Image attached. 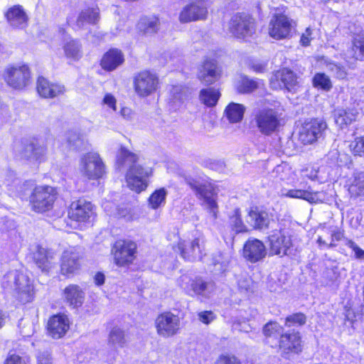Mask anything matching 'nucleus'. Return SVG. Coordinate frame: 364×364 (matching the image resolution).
<instances>
[{
    "label": "nucleus",
    "mask_w": 364,
    "mask_h": 364,
    "mask_svg": "<svg viewBox=\"0 0 364 364\" xmlns=\"http://www.w3.org/2000/svg\"><path fill=\"white\" fill-rule=\"evenodd\" d=\"M350 147L355 154H364V136L355 138L350 144Z\"/></svg>",
    "instance_id": "52"
},
{
    "label": "nucleus",
    "mask_w": 364,
    "mask_h": 364,
    "mask_svg": "<svg viewBox=\"0 0 364 364\" xmlns=\"http://www.w3.org/2000/svg\"><path fill=\"white\" fill-rule=\"evenodd\" d=\"M295 22L284 14H274L268 25V33L275 40L289 39L295 31Z\"/></svg>",
    "instance_id": "6"
},
{
    "label": "nucleus",
    "mask_w": 364,
    "mask_h": 364,
    "mask_svg": "<svg viewBox=\"0 0 364 364\" xmlns=\"http://www.w3.org/2000/svg\"><path fill=\"white\" fill-rule=\"evenodd\" d=\"M155 326L159 336L168 338L179 333L181 322L178 315L171 311H165L156 317Z\"/></svg>",
    "instance_id": "8"
},
{
    "label": "nucleus",
    "mask_w": 364,
    "mask_h": 364,
    "mask_svg": "<svg viewBox=\"0 0 364 364\" xmlns=\"http://www.w3.org/2000/svg\"><path fill=\"white\" fill-rule=\"evenodd\" d=\"M70 328V321L65 314H57L50 318L48 330L53 338H60L65 336Z\"/></svg>",
    "instance_id": "23"
},
{
    "label": "nucleus",
    "mask_w": 364,
    "mask_h": 364,
    "mask_svg": "<svg viewBox=\"0 0 364 364\" xmlns=\"http://www.w3.org/2000/svg\"><path fill=\"white\" fill-rule=\"evenodd\" d=\"M178 285L189 296L200 295L208 297L215 289V284L212 282H205L200 278L192 279L189 276L184 274L178 279Z\"/></svg>",
    "instance_id": "9"
},
{
    "label": "nucleus",
    "mask_w": 364,
    "mask_h": 364,
    "mask_svg": "<svg viewBox=\"0 0 364 364\" xmlns=\"http://www.w3.org/2000/svg\"><path fill=\"white\" fill-rule=\"evenodd\" d=\"M121 116L127 120H132L134 118V112L129 107H122L120 110Z\"/></svg>",
    "instance_id": "64"
},
{
    "label": "nucleus",
    "mask_w": 364,
    "mask_h": 364,
    "mask_svg": "<svg viewBox=\"0 0 364 364\" xmlns=\"http://www.w3.org/2000/svg\"><path fill=\"white\" fill-rule=\"evenodd\" d=\"M230 224L232 229L237 232H243L247 231V228L244 225L238 210H236L234 214L230 217Z\"/></svg>",
    "instance_id": "50"
},
{
    "label": "nucleus",
    "mask_w": 364,
    "mask_h": 364,
    "mask_svg": "<svg viewBox=\"0 0 364 364\" xmlns=\"http://www.w3.org/2000/svg\"><path fill=\"white\" fill-rule=\"evenodd\" d=\"M284 195L291 198L303 199L311 203H316L318 200V193L302 183L299 184V188L288 190Z\"/></svg>",
    "instance_id": "34"
},
{
    "label": "nucleus",
    "mask_w": 364,
    "mask_h": 364,
    "mask_svg": "<svg viewBox=\"0 0 364 364\" xmlns=\"http://www.w3.org/2000/svg\"><path fill=\"white\" fill-rule=\"evenodd\" d=\"M1 287L23 303L33 300L34 291L29 278L17 270L6 273L1 279Z\"/></svg>",
    "instance_id": "2"
},
{
    "label": "nucleus",
    "mask_w": 364,
    "mask_h": 364,
    "mask_svg": "<svg viewBox=\"0 0 364 364\" xmlns=\"http://www.w3.org/2000/svg\"><path fill=\"white\" fill-rule=\"evenodd\" d=\"M186 181L195 192L196 198L203 208L209 213L213 219H216L218 213L217 195L212 185L207 181L193 178H187Z\"/></svg>",
    "instance_id": "3"
},
{
    "label": "nucleus",
    "mask_w": 364,
    "mask_h": 364,
    "mask_svg": "<svg viewBox=\"0 0 364 364\" xmlns=\"http://www.w3.org/2000/svg\"><path fill=\"white\" fill-rule=\"evenodd\" d=\"M314 87L328 92L331 90L333 85L330 77L325 73H318L313 77Z\"/></svg>",
    "instance_id": "45"
},
{
    "label": "nucleus",
    "mask_w": 364,
    "mask_h": 364,
    "mask_svg": "<svg viewBox=\"0 0 364 364\" xmlns=\"http://www.w3.org/2000/svg\"><path fill=\"white\" fill-rule=\"evenodd\" d=\"M262 87H264V82L262 80H252L245 77L238 85L237 90L241 93H249Z\"/></svg>",
    "instance_id": "43"
},
{
    "label": "nucleus",
    "mask_w": 364,
    "mask_h": 364,
    "mask_svg": "<svg viewBox=\"0 0 364 364\" xmlns=\"http://www.w3.org/2000/svg\"><path fill=\"white\" fill-rule=\"evenodd\" d=\"M137 29L143 34H152L157 32L159 20L156 16H144L140 18L137 23Z\"/></svg>",
    "instance_id": "37"
},
{
    "label": "nucleus",
    "mask_w": 364,
    "mask_h": 364,
    "mask_svg": "<svg viewBox=\"0 0 364 364\" xmlns=\"http://www.w3.org/2000/svg\"><path fill=\"white\" fill-rule=\"evenodd\" d=\"M270 222L269 213L259 207H252L247 217V223L255 229L267 228Z\"/></svg>",
    "instance_id": "25"
},
{
    "label": "nucleus",
    "mask_w": 364,
    "mask_h": 364,
    "mask_svg": "<svg viewBox=\"0 0 364 364\" xmlns=\"http://www.w3.org/2000/svg\"><path fill=\"white\" fill-rule=\"evenodd\" d=\"M263 331L266 337L277 338L282 334L283 328L276 322H269L264 326Z\"/></svg>",
    "instance_id": "48"
},
{
    "label": "nucleus",
    "mask_w": 364,
    "mask_h": 364,
    "mask_svg": "<svg viewBox=\"0 0 364 364\" xmlns=\"http://www.w3.org/2000/svg\"><path fill=\"white\" fill-rule=\"evenodd\" d=\"M306 322V316L303 314H296L286 318L285 324L290 326L291 324L303 325Z\"/></svg>",
    "instance_id": "53"
},
{
    "label": "nucleus",
    "mask_w": 364,
    "mask_h": 364,
    "mask_svg": "<svg viewBox=\"0 0 364 364\" xmlns=\"http://www.w3.org/2000/svg\"><path fill=\"white\" fill-rule=\"evenodd\" d=\"M176 251L180 252L183 259L189 261L200 259L203 255L199 239H195L192 242L180 240Z\"/></svg>",
    "instance_id": "21"
},
{
    "label": "nucleus",
    "mask_w": 364,
    "mask_h": 364,
    "mask_svg": "<svg viewBox=\"0 0 364 364\" xmlns=\"http://www.w3.org/2000/svg\"><path fill=\"white\" fill-rule=\"evenodd\" d=\"M323 66L326 70L331 73L338 79H345L348 75L347 70L344 66L331 60H323Z\"/></svg>",
    "instance_id": "42"
},
{
    "label": "nucleus",
    "mask_w": 364,
    "mask_h": 364,
    "mask_svg": "<svg viewBox=\"0 0 364 364\" xmlns=\"http://www.w3.org/2000/svg\"><path fill=\"white\" fill-rule=\"evenodd\" d=\"M55 198L56 191L53 187L38 186L33 190L30 202L34 211L43 213L52 208Z\"/></svg>",
    "instance_id": "10"
},
{
    "label": "nucleus",
    "mask_w": 364,
    "mask_h": 364,
    "mask_svg": "<svg viewBox=\"0 0 364 364\" xmlns=\"http://www.w3.org/2000/svg\"><path fill=\"white\" fill-rule=\"evenodd\" d=\"M38 364H52V358L48 352H43L38 354L37 357Z\"/></svg>",
    "instance_id": "63"
},
{
    "label": "nucleus",
    "mask_w": 364,
    "mask_h": 364,
    "mask_svg": "<svg viewBox=\"0 0 364 364\" xmlns=\"http://www.w3.org/2000/svg\"><path fill=\"white\" fill-rule=\"evenodd\" d=\"M16 174L13 171L7 170L0 173V183L9 186L14 182Z\"/></svg>",
    "instance_id": "54"
},
{
    "label": "nucleus",
    "mask_w": 364,
    "mask_h": 364,
    "mask_svg": "<svg viewBox=\"0 0 364 364\" xmlns=\"http://www.w3.org/2000/svg\"><path fill=\"white\" fill-rule=\"evenodd\" d=\"M102 105L112 109L113 112L117 111V100L111 93H106L102 99Z\"/></svg>",
    "instance_id": "55"
},
{
    "label": "nucleus",
    "mask_w": 364,
    "mask_h": 364,
    "mask_svg": "<svg viewBox=\"0 0 364 364\" xmlns=\"http://www.w3.org/2000/svg\"><path fill=\"white\" fill-rule=\"evenodd\" d=\"M266 255V247L259 240L250 238L243 246L242 256L246 260L252 263L261 261L265 257Z\"/></svg>",
    "instance_id": "19"
},
{
    "label": "nucleus",
    "mask_w": 364,
    "mask_h": 364,
    "mask_svg": "<svg viewBox=\"0 0 364 364\" xmlns=\"http://www.w3.org/2000/svg\"><path fill=\"white\" fill-rule=\"evenodd\" d=\"M245 110V108L242 105L232 102L226 107L225 112L230 122L236 123L242 120Z\"/></svg>",
    "instance_id": "40"
},
{
    "label": "nucleus",
    "mask_w": 364,
    "mask_h": 364,
    "mask_svg": "<svg viewBox=\"0 0 364 364\" xmlns=\"http://www.w3.org/2000/svg\"><path fill=\"white\" fill-rule=\"evenodd\" d=\"M229 30L237 38L250 36L255 31L254 20L248 14H237L230 21Z\"/></svg>",
    "instance_id": "14"
},
{
    "label": "nucleus",
    "mask_w": 364,
    "mask_h": 364,
    "mask_svg": "<svg viewBox=\"0 0 364 364\" xmlns=\"http://www.w3.org/2000/svg\"><path fill=\"white\" fill-rule=\"evenodd\" d=\"M108 343L114 348L122 347L125 343L124 331L118 327H114L109 333Z\"/></svg>",
    "instance_id": "46"
},
{
    "label": "nucleus",
    "mask_w": 364,
    "mask_h": 364,
    "mask_svg": "<svg viewBox=\"0 0 364 364\" xmlns=\"http://www.w3.org/2000/svg\"><path fill=\"white\" fill-rule=\"evenodd\" d=\"M252 122L262 134L270 136L279 131L281 126V117L275 109L262 108L255 112Z\"/></svg>",
    "instance_id": "4"
},
{
    "label": "nucleus",
    "mask_w": 364,
    "mask_h": 364,
    "mask_svg": "<svg viewBox=\"0 0 364 364\" xmlns=\"http://www.w3.org/2000/svg\"><path fill=\"white\" fill-rule=\"evenodd\" d=\"M208 11L205 6L191 4L181 11L179 20L182 23L203 20L206 18Z\"/></svg>",
    "instance_id": "27"
},
{
    "label": "nucleus",
    "mask_w": 364,
    "mask_h": 364,
    "mask_svg": "<svg viewBox=\"0 0 364 364\" xmlns=\"http://www.w3.org/2000/svg\"><path fill=\"white\" fill-rule=\"evenodd\" d=\"M346 58H353L357 60H364V32L354 33L352 39V46L346 53Z\"/></svg>",
    "instance_id": "32"
},
{
    "label": "nucleus",
    "mask_w": 364,
    "mask_h": 364,
    "mask_svg": "<svg viewBox=\"0 0 364 364\" xmlns=\"http://www.w3.org/2000/svg\"><path fill=\"white\" fill-rule=\"evenodd\" d=\"M267 63L266 62L252 61L250 68L257 73H262L267 70Z\"/></svg>",
    "instance_id": "61"
},
{
    "label": "nucleus",
    "mask_w": 364,
    "mask_h": 364,
    "mask_svg": "<svg viewBox=\"0 0 364 364\" xmlns=\"http://www.w3.org/2000/svg\"><path fill=\"white\" fill-rule=\"evenodd\" d=\"M218 67L213 60H207L202 65L198 73L200 81L205 85L214 83L219 77Z\"/></svg>",
    "instance_id": "28"
},
{
    "label": "nucleus",
    "mask_w": 364,
    "mask_h": 364,
    "mask_svg": "<svg viewBox=\"0 0 364 364\" xmlns=\"http://www.w3.org/2000/svg\"><path fill=\"white\" fill-rule=\"evenodd\" d=\"M269 245L272 255L284 256L288 255L291 246L290 237L282 230H273L268 236Z\"/></svg>",
    "instance_id": "17"
},
{
    "label": "nucleus",
    "mask_w": 364,
    "mask_h": 364,
    "mask_svg": "<svg viewBox=\"0 0 364 364\" xmlns=\"http://www.w3.org/2000/svg\"><path fill=\"white\" fill-rule=\"evenodd\" d=\"M78 170L83 177L96 180L104 174L105 165L98 154L90 152L81 156Z\"/></svg>",
    "instance_id": "7"
},
{
    "label": "nucleus",
    "mask_w": 364,
    "mask_h": 364,
    "mask_svg": "<svg viewBox=\"0 0 364 364\" xmlns=\"http://www.w3.org/2000/svg\"><path fill=\"white\" fill-rule=\"evenodd\" d=\"M82 252L78 247H69L65 249L61 256L60 272L62 274L69 277L75 273L80 268V259Z\"/></svg>",
    "instance_id": "15"
},
{
    "label": "nucleus",
    "mask_w": 364,
    "mask_h": 364,
    "mask_svg": "<svg viewBox=\"0 0 364 364\" xmlns=\"http://www.w3.org/2000/svg\"><path fill=\"white\" fill-rule=\"evenodd\" d=\"M346 186L352 198L364 199V171L354 172L348 179Z\"/></svg>",
    "instance_id": "29"
},
{
    "label": "nucleus",
    "mask_w": 364,
    "mask_h": 364,
    "mask_svg": "<svg viewBox=\"0 0 364 364\" xmlns=\"http://www.w3.org/2000/svg\"><path fill=\"white\" fill-rule=\"evenodd\" d=\"M66 138L70 146L77 150L84 149L87 144L84 136L76 131H69L66 134Z\"/></svg>",
    "instance_id": "44"
},
{
    "label": "nucleus",
    "mask_w": 364,
    "mask_h": 364,
    "mask_svg": "<svg viewBox=\"0 0 364 364\" xmlns=\"http://www.w3.org/2000/svg\"><path fill=\"white\" fill-rule=\"evenodd\" d=\"M136 93L141 97L155 92L159 86V80L156 74L144 70L138 73L134 79Z\"/></svg>",
    "instance_id": "13"
},
{
    "label": "nucleus",
    "mask_w": 364,
    "mask_h": 364,
    "mask_svg": "<svg viewBox=\"0 0 364 364\" xmlns=\"http://www.w3.org/2000/svg\"><path fill=\"white\" fill-rule=\"evenodd\" d=\"M254 284L252 279L247 277H242L238 280V288L241 292L247 294L253 291Z\"/></svg>",
    "instance_id": "51"
},
{
    "label": "nucleus",
    "mask_w": 364,
    "mask_h": 364,
    "mask_svg": "<svg viewBox=\"0 0 364 364\" xmlns=\"http://www.w3.org/2000/svg\"><path fill=\"white\" fill-rule=\"evenodd\" d=\"M326 128V123L319 119H314L305 123L299 130V140L304 144H313L322 136Z\"/></svg>",
    "instance_id": "16"
},
{
    "label": "nucleus",
    "mask_w": 364,
    "mask_h": 364,
    "mask_svg": "<svg viewBox=\"0 0 364 364\" xmlns=\"http://www.w3.org/2000/svg\"><path fill=\"white\" fill-rule=\"evenodd\" d=\"M85 293L78 285L70 284L63 291L65 301L73 308L82 306Z\"/></svg>",
    "instance_id": "31"
},
{
    "label": "nucleus",
    "mask_w": 364,
    "mask_h": 364,
    "mask_svg": "<svg viewBox=\"0 0 364 364\" xmlns=\"http://www.w3.org/2000/svg\"><path fill=\"white\" fill-rule=\"evenodd\" d=\"M167 191L164 188L156 190L149 197V202L153 209H156L166 203Z\"/></svg>",
    "instance_id": "47"
},
{
    "label": "nucleus",
    "mask_w": 364,
    "mask_h": 364,
    "mask_svg": "<svg viewBox=\"0 0 364 364\" xmlns=\"http://www.w3.org/2000/svg\"><path fill=\"white\" fill-rule=\"evenodd\" d=\"M187 89L181 85H173L170 90V100L176 107L180 106L187 99Z\"/></svg>",
    "instance_id": "41"
},
{
    "label": "nucleus",
    "mask_w": 364,
    "mask_h": 364,
    "mask_svg": "<svg viewBox=\"0 0 364 364\" xmlns=\"http://www.w3.org/2000/svg\"><path fill=\"white\" fill-rule=\"evenodd\" d=\"M36 88L39 95L44 98H54L63 95L66 91L63 85L51 82L43 77L38 78Z\"/></svg>",
    "instance_id": "22"
},
{
    "label": "nucleus",
    "mask_w": 364,
    "mask_h": 364,
    "mask_svg": "<svg viewBox=\"0 0 364 364\" xmlns=\"http://www.w3.org/2000/svg\"><path fill=\"white\" fill-rule=\"evenodd\" d=\"M358 112L353 109H338L335 112V122L341 128L356 119Z\"/></svg>",
    "instance_id": "38"
},
{
    "label": "nucleus",
    "mask_w": 364,
    "mask_h": 364,
    "mask_svg": "<svg viewBox=\"0 0 364 364\" xmlns=\"http://www.w3.org/2000/svg\"><path fill=\"white\" fill-rule=\"evenodd\" d=\"M328 234L331 235V242L328 244V248L336 247L335 242L341 241L343 237V232L338 228L328 230Z\"/></svg>",
    "instance_id": "56"
},
{
    "label": "nucleus",
    "mask_w": 364,
    "mask_h": 364,
    "mask_svg": "<svg viewBox=\"0 0 364 364\" xmlns=\"http://www.w3.org/2000/svg\"><path fill=\"white\" fill-rule=\"evenodd\" d=\"M279 343L280 350L284 353H297L301 350V338L298 333H282Z\"/></svg>",
    "instance_id": "26"
},
{
    "label": "nucleus",
    "mask_w": 364,
    "mask_h": 364,
    "mask_svg": "<svg viewBox=\"0 0 364 364\" xmlns=\"http://www.w3.org/2000/svg\"><path fill=\"white\" fill-rule=\"evenodd\" d=\"M311 30L309 28H307L305 31V32L301 35L300 42L302 46H309L311 41L312 39L311 38Z\"/></svg>",
    "instance_id": "62"
},
{
    "label": "nucleus",
    "mask_w": 364,
    "mask_h": 364,
    "mask_svg": "<svg viewBox=\"0 0 364 364\" xmlns=\"http://www.w3.org/2000/svg\"><path fill=\"white\" fill-rule=\"evenodd\" d=\"M4 364H28L23 358L16 354L9 355L4 361Z\"/></svg>",
    "instance_id": "60"
},
{
    "label": "nucleus",
    "mask_w": 364,
    "mask_h": 364,
    "mask_svg": "<svg viewBox=\"0 0 364 364\" xmlns=\"http://www.w3.org/2000/svg\"><path fill=\"white\" fill-rule=\"evenodd\" d=\"M7 22L14 28L23 29L27 26L28 16L21 5L10 7L5 14Z\"/></svg>",
    "instance_id": "24"
},
{
    "label": "nucleus",
    "mask_w": 364,
    "mask_h": 364,
    "mask_svg": "<svg viewBox=\"0 0 364 364\" xmlns=\"http://www.w3.org/2000/svg\"><path fill=\"white\" fill-rule=\"evenodd\" d=\"M270 86L274 90L285 88L292 91L296 87L297 77L296 74L287 68L277 71L270 78Z\"/></svg>",
    "instance_id": "18"
},
{
    "label": "nucleus",
    "mask_w": 364,
    "mask_h": 364,
    "mask_svg": "<svg viewBox=\"0 0 364 364\" xmlns=\"http://www.w3.org/2000/svg\"><path fill=\"white\" fill-rule=\"evenodd\" d=\"M136 244L129 240H118L112 247L114 263L118 267H126L132 264L136 255Z\"/></svg>",
    "instance_id": "12"
},
{
    "label": "nucleus",
    "mask_w": 364,
    "mask_h": 364,
    "mask_svg": "<svg viewBox=\"0 0 364 364\" xmlns=\"http://www.w3.org/2000/svg\"><path fill=\"white\" fill-rule=\"evenodd\" d=\"M5 80L10 87L22 90L31 82V70L25 64L10 66L6 70Z\"/></svg>",
    "instance_id": "11"
},
{
    "label": "nucleus",
    "mask_w": 364,
    "mask_h": 364,
    "mask_svg": "<svg viewBox=\"0 0 364 364\" xmlns=\"http://www.w3.org/2000/svg\"><path fill=\"white\" fill-rule=\"evenodd\" d=\"M94 214L91 203L84 200L74 201L68 210V217L77 222H85Z\"/></svg>",
    "instance_id": "20"
},
{
    "label": "nucleus",
    "mask_w": 364,
    "mask_h": 364,
    "mask_svg": "<svg viewBox=\"0 0 364 364\" xmlns=\"http://www.w3.org/2000/svg\"><path fill=\"white\" fill-rule=\"evenodd\" d=\"M139 156L124 147H121L117 156V165L119 169L127 168L126 182L127 186L136 193L144 191L147 186V178L151 175L149 167L138 164Z\"/></svg>",
    "instance_id": "1"
},
{
    "label": "nucleus",
    "mask_w": 364,
    "mask_h": 364,
    "mask_svg": "<svg viewBox=\"0 0 364 364\" xmlns=\"http://www.w3.org/2000/svg\"><path fill=\"white\" fill-rule=\"evenodd\" d=\"M346 245L352 249L355 253V256L358 259L364 258V250H361L354 242L347 240Z\"/></svg>",
    "instance_id": "59"
},
{
    "label": "nucleus",
    "mask_w": 364,
    "mask_h": 364,
    "mask_svg": "<svg viewBox=\"0 0 364 364\" xmlns=\"http://www.w3.org/2000/svg\"><path fill=\"white\" fill-rule=\"evenodd\" d=\"M14 152L21 159L32 164H38L47 159V148L43 141L36 140L29 144L16 142Z\"/></svg>",
    "instance_id": "5"
},
{
    "label": "nucleus",
    "mask_w": 364,
    "mask_h": 364,
    "mask_svg": "<svg viewBox=\"0 0 364 364\" xmlns=\"http://www.w3.org/2000/svg\"><path fill=\"white\" fill-rule=\"evenodd\" d=\"M230 263V257L221 252L217 254L213 259V264L215 267V270L224 272Z\"/></svg>",
    "instance_id": "49"
},
{
    "label": "nucleus",
    "mask_w": 364,
    "mask_h": 364,
    "mask_svg": "<svg viewBox=\"0 0 364 364\" xmlns=\"http://www.w3.org/2000/svg\"><path fill=\"white\" fill-rule=\"evenodd\" d=\"M63 50L65 56L71 61H77L82 55V45L75 39L67 38L63 45Z\"/></svg>",
    "instance_id": "36"
},
{
    "label": "nucleus",
    "mask_w": 364,
    "mask_h": 364,
    "mask_svg": "<svg viewBox=\"0 0 364 364\" xmlns=\"http://www.w3.org/2000/svg\"><path fill=\"white\" fill-rule=\"evenodd\" d=\"M33 259L42 271H48L55 264L53 252L40 246H38L33 252Z\"/></svg>",
    "instance_id": "35"
},
{
    "label": "nucleus",
    "mask_w": 364,
    "mask_h": 364,
    "mask_svg": "<svg viewBox=\"0 0 364 364\" xmlns=\"http://www.w3.org/2000/svg\"><path fill=\"white\" fill-rule=\"evenodd\" d=\"M198 320L206 325L216 318L215 314L211 311H200L198 314Z\"/></svg>",
    "instance_id": "58"
},
{
    "label": "nucleus",
    "mask_w": 364,
    "mask_h": 364,
    "mask_svg": "<svg viewBox=\"0 0 364 364\" xmlns=\"http://www.w3.org/2000/svg\"><path fill=\"white\" fill-rule=\"evenodd\" d=\"M124 62V55L121 50L113 48L104 54L100 65L107 71H112Z\"/></svg>",
    "instance_id": "33"
},
{
    "label": "nucleus",
    "mask_w": 364,
    "mask_h": 364,
    "mask_svg": "<svg viewBox=\"0 0 364 364\" xmlns=\"http://www.w3.org/2000/svg\"><path fill=\"white\" fill-rule=\"evenodd\" d=\"M99 8L97 6L85 8L76 21V28L81 29L90 24H96L100 20Z\"/></svg>",
    "instance_id": "30"
},
{
    "label": "nucleus",
    "mask_w": 364,
    "mask_h": 364,
    "mask_svg": "<svg viewBox=\"0 0 364 364\" xmlns=\"http://www.w3.org/2000/svg\"><path fill=\"white\" fill-rule=\"evenodd\" d=\"M216 364H242L240 360L232 355H221L217 360Z\"/></svg>",
    "instance_id": "57"
},
{
    "label": "nucleus",
    "mask_w": 364,
    "mask_h": 364,
    "mask_svg": "<svg viewBox=\"0 0 364 364\" xmlns=\"http://www.w3.org/2000/svg\"><path fill=\"white\" fill-rule=\"evenodd\" d=\"M220 97L219 90L213 87L202 89L199 95L200 101L208 107L216 105Z\"/></svg>",
    "instance_id": "39"
}]
</instances>
